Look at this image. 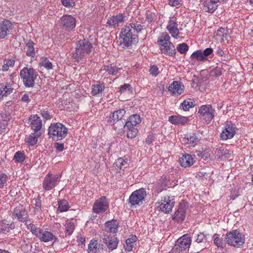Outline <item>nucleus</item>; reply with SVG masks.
I'll use <instances>...</instances> for the list:
<instances>
[{
	"instance_id": "nucleus-25",
	"label": "nucleus",
	"mask_w": 253,
	"mask_h": 253,
	"mask_svg": "<svg viewBox=\"0 0 253 253\" xmlns=\"http://www.w3.org/2000/svg\"><path fill=\"white\" fill-rule=\"evenodd\" d=\"M125 113L126 111L124 109L114 111L108 119V122L110 124H114L116 122L121 120Z\"/></svg>"
},
{
	"instance_id": "nucleus-6",
	"label": "nucleus",
	"mask_w": 253,
	"mask_h": 253,
	"mask_svg": "<svg viewBox=\"0 0 253 253\" xmlns=\"http://www.w3.org/2000/svg\"><path fill=\"white\" fill-rule=\"evenodd\" d=\"M146 192L144 188H140L133 192L128 199V204L131 208H136L143 204L146 196Z\"/></svg>"
},
{
	"instance_id": "nucleus-61",
	"label": "nucleus",
	"mask_w": 253,
	"mask_h": 253,
	"mask_svg": "<svg viewBox=\"0 0 253 253\" xmlns=\"http://www.w3.org/2000/svg\"><path fill=\"white\" fill-rule=\"evenodd\" d=\"M182 0H169V4L172 6H176L180 4Z\"/></svg>"
},
{
	"instance_id": "nucleus-5",
	"label": "nucleus",
	"mask_w": 253,
	"mask_h": 253,
	"mask_svg": "<svg viewBox=\"0 0 253 253\" xmlns=\"http://www.w3.org/2000/svg\"><path fill=\"white\" fill-rule=\"evenodd\" d=\"M225 240L226 242L230 246L239 247L245 243V236L237 230L227 233Z\"/></svg>"
},
{
	"instance_id": "nucleus-16",
	"label": "nucleus",
	"mask_w": 253,
	"mask_h": 253,
	"mask_svg": "<svg viewBox=\"0 0 253 253\" xmlns=\"http://www.w3.org/2000/svg\"><path fill=\"white\" fill-rule=\"evenodd\" d=\"M12 218L13 220H18L21 222L26 221L27 217V212L24 207L21 205L17 206L11 213Z\"/></svg>"
},
{
	"instance_id": "nucleus-62",
	"label": "nucleus",
	"mask_w": 253,
	"mask_h": 253,
	"mask_svg": "<svg viewBox=\"0 0 253 253\" xmlns=\"http://www.w3.org/2000/svg\"><path fill=\"white\" fill-rule=\"evenodd\" d=\"M154 140V136L152 134L148 135L146 139V142L148 144H151Z\"/></svg>"
},
{
	"instance_id": "nucleus-24",
	"label": "nucleus",
	"mask_w": 253,
	"mask_h": 253,
	"mask_svg": "<svg viewBox=\"0 0 253 253\" xmlns=\"http://www.w3.org/2000/svg\"><path fill=\"white\" fill-rule=\"evenodd\" d=\"M38 238L41 241L43 242H48L53 240L55 242L57 240V238L52 232L42 229V230Z\"/></svg>"
},
{
	"instance_id": "nucleus-17",
	"label": "nucleus",
	"mask_w": 253,
	"mask_h": 253,
	"mask_svg": "<svg viewBox=\"0 0 253 253\" xmlns=\"http://www.w3.org/2000/svg\"><path fill=\"white\" fill-rule=\"evenodd\" d=\"M225 0H206L203 3V9L206 12L213 13L218 6V3L224 2Z\"/></svg>"
},
{
	"instance_id": "nucleus-18",
	"label": "nucleus",
	"mask_w": 253,
	"mask_h": 253,
	"mask_svg": "<svg viewBox=\"0 0 253 253\" xmlns=\"http://www.w3.org/2000/svg\"><path fill=\"white\" fill-rule=\"evenodd\" d=\"M60 24L69 30H73L76 26L75 18L71 15H63L60 18Z\"/></svg>"
},
{
	"instance_id": "nucleus-60",
	"label": "nucleus",
	"mask_w": 253,
	"mask_h": 253,
	"mask_svg": "<svg viewBox=\"0 0 253 253\" xmlns=\"http://www.w3.org/2000/svg\"><path fill=\"white\" fill-rule=\"evenodd\" d=\"M35 210L39 211L41 210L42 202L39 198L35 199Z\"/></svg>"
},
{
	"instance_id": "nucleus-37",
	"label": "nucleus",
	"mask_w": 253,
	"mask_h": 253,
	"mask_svg": "<svg viewBox=\"0 0 253 253\" xmlns=\"http://www.w3.org/2000/svg\"><path fill=\"white\" fill-rule=\"evenodd\" d=\"M25 224L26 225L27 228L30 230L33 235H34L37 238L39 237L42 229H40L39 227L33 223H31L28 220L26 221Z\"/></svg>"
},
{
	"instance_id": "nucleus-41",
	"label": "nucleus",
	"mask_w": 253,
	"mask_h": 253,
	"mask_svg": "<svg viewBox=\"0 0 253 253\" xmlns=\"http://www.w3.org/2000/svg\"><path fill=\"white\" fill-rule=\"evenodd\" d=\"M64 226L66 236L71 235L75 229V223L72 221H67Z\"/></svg>"
},
{
	"instance_id": "nucleus-40",
	"label": "nucleus",
	"mask_w": 253,
	"mask_h": 253,
	"mask_svg": "<svg viewBox=\"0 0 253 253\" xmlns=\"http://www.w3.org/2000/svg\"><path fill=\"white\" fill-rule=\"evenodd\" d=\"M190 58L192 60H196L198 61L205 62L208 60V58L204 57L202 50L201 49L194 51L191 55Z\"/></svg>"
},
{
	"instance_id": "nucleus-33",
	"label": "nucleus",
	"mask_w": 253,
	"mask_h": 253,
	"mask_svg": "<svg viewBox=\"0 0 253 253\" xmlns=\"http://www.w3.org/2000/svg\"><path fill=\"white\" fill-rule=\"evenodd\" d=\"M137 237L135 235H131L130 237L126 241V244L124 248L126 251L130 252L136 245Z\"/></svg>"
},
{
	"instance_id": "nucleus-34",
	"label": "nucleus",
	"mask_w": 253,
	"mask_h": 253,
	"mask_svg": "<svg viewBox=\"0 0 253 253\" xmlns=\"http://www.w3.org/2000/svg\"><path fill=\"white\" fill-rule=\"evenodd\" d=\"M24 42L27 47L26 55L31 57H34L36 55V52L34 48V42L29 40H24Z\"/></svg>"
},
{
	"instance_id": "nucleus-59",
	"label": "nucleus",
	"mask_w": 253,
	"mask_h": 253,
	"mask_svg": "<svg viewBox=\"0 0 253 253\" xmlns=\"http://www.w3.org/2000/svg\"><path fill=\"white\" fill-rule=\"evenodd\" d=\"M150 74L156 77L158 74V68L157 66H152L150 69Z\"/></svg>"
},
{
	"instance_id": "nucleus-55",
	"label": "nucleus",
	"mask_w": 253,
	"mask_h": 253,
	"mask_svg": "<svg viewBox=\"0 0 253 253\" xmlns=\"http://www.w3.org/2000/svg\"><path fill=\"white\" fill-rule=\"evenodd\" d=\"M7 180V176L4 173L0 174V188H2Z\"/></svg>"
},
{
	"instance_id": "nucleus-22",
	"label": "nucleus",
	"mask_w": 253,
	"mask_h": 253,
	"mask_svg": "<svg viewBox=\"0 0 253 253\" xmlns=\"http://www.w3.org/2000/svg\"><path fill=\"white\" fill-rule=\"evenodd\" d=\"M102 239L109 250L113 251L117 248L119 241L117 238L104 235Z\"/></svg>"
},
{
	"instance_id": "nucleus-30",
	"label": "nucleus",
	"mask_w": 253,
	"mask_h": 253,
	"mask_svg": "<svg viewBox=\"0 0 253 253\" xmlns=\"http://www.w3.org/2000/svg\"><path fill=\"white\" fill-rule=\"evenodd\" d=\"M119 223L116 220L108 221L105 224V230L109 233H115L117 232Z\"/></svg>"
},
{
	"instance_id": "nucleus-47",
	"label": "nucleus",
	"mask_w": 253,
	"mask_h": 253,
	"mask_svg": "<svg viewBox=\"0 0 253 253\" xmlns=\"http://www.w3.org/2000/svg\"><path fill=\"white\" fill-rule=\"evenodd\" d=\"M104 70H105L106 71H107L110 75L118 76L121 69L118 68L116 66H107L105 68Z\"/></svg>"
},
{
	"instance_id": "nucleus-42",
	"label": "nucleus",
	"mask_w": 253,
	"mask_h": 253,
	"mask_svg": "<svg viewBox=\"0 0 253 253\" xmlns=\"http://www.w3.org/2000/svg\"><path fill=\"white\" fill-rule=\"evenodd\" d=\"M58 210L63 212L67 211L70 208V205L68 202L64 199L59 200L58 202Z\"/></svg>"
},
{
	"instance_id": "nucleus-63",
	"label": "nucleus",
	"mask_w": 253,
	"mask_h": 253,
	"mask_svg": "<svg viewBox=\"0 0 253 253\" xmlns=\"http://www.w3.org/2000/svg\"><path fill=\"white\" fill-rule=\"evenodd\" d=\"M8 125V123L6 122V120H4L3 122H1L0 125V131H3L5 129Z\"/></svg>"
},
{
	"instance_id": "nucleus-35",
	"label": "nucleus",
	"mask_w": 253,
	"mask_h": 253,
	"mask_svg": "<svg viewBox=\"0 0 253 253\" xmlns=\"http://www.w3.org/2000/svg\"><path fill=\"white\" fill-rule=\"evenodd\" d=\"M91 89V94L95 96L104 91L105 85L103 83L96 81L94 84L92 85Z\"/></svg>"
},
{
	"instance_id": "nucleus-7",
	"label": "nucleus",
	"mask_w": 253,
	"mask_h": 253,
	"mask_svg": "<svg viewBox=\"0 0 253 253\" xmlns=\"http://www.w3.org/2000/svg\"><path fill=\"white\" fill-rule=\"evenodd\" d=\"M175 203L173 196L169 195L161 198V200L158 202V207L163 212L168 213L171 211Z\"/></svg>"
},
{
	"instance_id": "nucleus-10",
	"label": "nucleus",
	"mask_w": 253,
	"mask_h": 253,
	"mask_svg": "<svg viewBox=\"0 0 253 253\" xmlns=\"http://www.w3.org/2000/svg\"><path fill=\"white\" fill-rule=\"evenodd\" d=\"M237 130V127L235 124L230 121H226L224 125V128L220 134L221 139L227 140L232 138Z\"/></svg>"
},
{
	"instance_id": "nucleus-32",
	"label": "nucleus",
	"mask_w": 253,
	"mask_h": 253,
	"mask_svg": "<svg viewBox=\"0 0 253 253\" xmlns=\"http://www.w3.org/2000/svg\"><path fill=\"white\" fill-rule=\"evenodd\" d=\"M14 228L15 225L12 222L5 220L0 221V232H8Z\"/></svg>"
},
{
	"instance_id": "nucleus-52",
	"label": "nucleus",
	"mask_w": 253,
	"mask_h": 253,
	"mask_svg": "<svg viewBox=\"0 0 253 253\" xmlns=\"http://www.w3.org/2000/svg\"><path fill=\"white\" fill-rule=\"evenodd\" d=\"M133 91L132 87L129 84H125L122 85L120 88V91L123 93L126 91L132 93Z\"/></svg>"
},
{
	"instance_id": "nucleus-14",
	"label": "nucleus",
	"mask_w": 253,
	"mask_h": 253,
	"mask_svg": "<svg viewBox=\"0 0 253 253\" xmlns=\"http://www.w3.org/2000/svg\"><path fill=\"white\" fill-rule=\"evenodd\" d=\"M187 207L186 203L181 202L172 216V220L177 222H181L184 221L186 217Z\"/></svg>"
},
{
	"instance_id": "nucleus-3",
	"label": "nucleus",
	"mask_w": 253,
	"mask_h": 253,
	"mask_svg": "<svg viewBox=\"0 0 253 253\" xmlns=\"http://www.w3.org/2000/svg\"><path fill=\"white\" fill-rule=\"evenodd\" d=\"M48 130L49 138H52L54 140H60L65 138L68 132L66 127L60 123L51 124Z\"/></svg>"
},
{
	"instance_id": "nucleus-45",
	"label": "nucleus",
	"mask_w": 253,
	"mask_h": 253,
	"mask_svg": "<svg viewBox=\"0 0 253 253\" xmlns=\"http://www.w3.org/2000/svg\"><path fill=\"white\" fill-rule=\"evenodd\" d=\"M195 105V102L192 99L185 100L182 103L181 106L184 111H188L190 108L193 107Z\"/></svg>"
},
{
	"instance_id": "nucleus-36",
	"label": "nucleus",
	"mask_w": 253,
	"mask_h": 253,
	"mask_svg": "<svg viewBox=\"0 0 253 253\" xmlns=\"http://www.w3.org/2000/svg\"><path fill=\"white\" fill-rule=\"evenodd\" d=\"M13 88L11 85H7L4 84H0V100L12 92Z\"/></svg>"
},
{
	"instance_id": "nucleus-57",
	"label": "nucleus",
	"mask_w": 253,
	"mask_h": 253,
	"mask_svg": "<svg viewBox=\"0 0 253 253\" xmlns=\"http://www.w3.org/2000/svg\"><path fill=\"white\" fill-rule=\"evenodd\" d=\"M203 54L204 57L205 58H207V57L212 53L213 49L211 48H207L205 49L204 51L202 50Z\"/></svg>"
},
{
	"instance_id": "nucleus-49",
	"label": "nucleus",
	"mask_w": 253,
	"mask_h": 253,
	"mask_svg": "<svg viewBox=\"0 0 253 253\" xmlns=\"http://www.w3.org/2000/svg\"><path fill=\"white\" fill-rule=\"evenodd\" d=\"M146 21L149 23L155 21L156 20L155 13L151 11H147L146 12Z\"/></svg>"
},
{
	"instance_id": "nucleus-31",
	"label": "nucleus",
	"mask_w": 253,
	"mask_h": 253,
	"mask_svg": "<svg viewBox=\"0 0 253 253\" xmlns=\"http://www.w3.org/2000/svg\"><path fill=\"white\" fill-rule=\"evenodd\" d=\"M161 50L163 53L170 56H173L176 52L175 46L171 42H169V44L162 46L161 48Z\"/></svg>"
},
{
	"instance_id": "nucleus-23",
	"label": "nucleus",
	"mask_w": 253,
	"mask_h": 253,
	"mask_svg": "<svg viewBox=\"0 0 253 253\" xmlns=\"http://www.w3.org/2000/svg\"><path fill=\"white\" fill-rule=\"evenodd\" d=\"M127 159L123 158L118 159L113 164V169L115 173L120 172L122 169H124L128 166Z\"/></svg>"
},
{
	"instance_id": "nucleus-2",
	"label": "nucleus",
	"mask_w": 253,
	"mask_h": 253,
	"mask_svg": "<svg viewBox=\"0 0 253 253\" xmlns=\"http://www.w3.org/2000/svg\"><path fill=\"white\" fill-rule=\"evenodd\" d=\"M92 49V43L88 40L85 39L80 40L77 43L76 51L72 53V57L75 61L79 62L89 55Z\"/></svg>"
},
{
	"instance_id": "nucleus-12",
	"label": "nucleus",
	"mask_w": 253,
	"mask_h": 253,
	"mask_svg": "<svg viewBox=\"0 0 253 253\" xmlns=\"http://www.w3.org/2000/svg\"><path fill=\"white\" fill-rule=\"evenodd\" d=\"M178 24L177 19L175 17H170L167 26V29L171 36L177 39L180 37V29L178 28Z\"/></svg>"
},
{
	"instance_id": "nucleus-53",
	"label": "nucleus",
	"mask_w": 253,
	"mask_h": 253,
	"mask_svg": "<svg viewBox=\"0 0 253 253\" xmlns=\"http://www.w3.org/2000/svg\"><path fill=\"white\" fill-rule=\"evenodd\" d=\"M41 112V114L45 119L50 120L52 118V115L48 111L46 110H42Z\"/></svg>"
},
{
	"instance_id": "nucleus-56",
	"label": "nucleus",
	"mask_w": 253,
	"mask_h": 253,
	"mask_svg": "<svg viewBox=\"0 0 253 253\" xmlns=\"http://www.w3.org/2000/svg\"><path fill=\"white\" fill-rule=\"evenodd\" d=\"M214 243L218 247L222 248L224 246V243H223L222 240L218 237H216L214 238Z\"/></svg>"
},
{
	"instance_id": "nucleus-50",
	"label": "nucleus",
	"mask_w": 253,
	"mask_h": 253,
	"mask_svg": "<svg viewBox=\"0 0 253 253\" xmlns=\"http://www.w3.org/2000/svg\"><path fill=\"white\" fill-rule=\"evenodd\" d=\"M189 49V46L186 43L179 44L177 46V51L181 54H186Z\"/></svg>"
},
{
	"instance_id": "nucleus-27",
	"label": "nucleus",
	"mask_w": 253,
	"mask_h": 253,
	"mask_svg": "<svg viewBox=\"0 0 253 253\" xmlns=\"http://www.w3.org/2000/svg\"><path fill=\"white\" fill-rule=\"evenodd\" d=\"M169 121L175 125H184L188 122V119L180 115H173L169 117Z\"/></svg>"
},
{
	"instance_id": "nucleus-1",
	"label": "nucleus",
	"mask_w": 253,
	"mask_h": 253,
	"mask_svg": "<svg viewBox=\"0 0 253 253\" xmlns=\"http://www.w3.org/2000/svg\"><path fill=\"white\" fill-rule=\"evenodd\" d=\"M146 32L143 26L138 22L130 23L122 29L120 36V44L123 48L128 47L137 41V34Z\"/></svg>"
},
{
	"instance_id": "nucleus-43",
	"label": "nucleus",
	"mask_w": 253,
	"mask_h": 253,
	"mask_svg": "<svg viewBox=\"0 0 253 253\" xmlns=\"http://www.w3.org/2000/svg\"><path fill=\"white\" fill-rule=\"evenodd\" d=\"M88 249L90 253H99L98 241L94 239L91 240L88 244Z\"/></svg>"
},
{
	"instance_id": "nucleus-44",
	"label": "nucleus",
	"mask_w": 253,
	"mask_h": 253,
	"mask_svg": "<svg viewBox=\"0 0 253 253\" xmlns=\"http://www.w3.org/2000/svg\"><path fill=\"white\" fill-rule=\"evenodd\" d=\"M41 135V132H34L29 136L27 142L31 145H35L38 141V138Z\"/></svg>"
},
{
	"instance_id": "nucleus-15",
	"label": "nucleus",
	"mask_w": 253,
	"mask_h": 253,
	"mask_svg": "<svg viewBox=\"0 0 253 253\" xmlns=\"http://www.w3.org/2000/svg\"><path fill=\"white\" fill-rule=\"evenodd\" d=\"M127 18L126 15L124 13H119L116 15H113L107 20V23L110 27L116 28L122 25Z\"/></svg>"
},
{
	"instance_id": "nucleus-19",
	"label": "nucleus",
	"mask_w": 253,
	"mask_h": 253,
	"mask_svg": "<svg viewBox=\"0 0 253 253\" xmlns=\"http://www.w3.org/2000/svg\"><path fill=\"white\" fill-rule=\"evenodd\" d=\"M202 137L198 133H193L191 135H186L182 139V141L189 146L194 147L201 140Z\"/></svg>"
},
{
	"instance_id": "nucleus-46",
	"label": "nucleus",
	"mask_w": 253,
	"mask_h": 253,
	"mask_svg": "<svg viewBox=\"0 0 253 253\" xmlns=\"http://www.w3.org/2000/svg\"><path fill=\"white\" fill-rule=\"evenodd\" d=\"M15 64V60L13 59H4L3 65L2 67V70L4 72L7 71L10 67H13Z\"/></svg>"
},
{
	"instance_id": "nucleus-29",
	"label": "nucleus",
	"mask_w": 253,
	"mask_h": 253,
	"mask_svg": "<svg viewBox=\"0 0 253 253\" xmlns=\"http://www.w3.org/2000/svg\"><path fill=\"white\" fill-rule=\"evenodd\" d=\"M141 122V118L137 114L133 115L129 117L128 121L126 122L124 128H130L135 126Z\"/></svg>"
},
{
	"instance_id": "nucleus-51",
	"label": "nucleus",
	"mask_w": 253,
	"mask_h": 253,
	"mask_svg": "<svg viewBox=\"0 0 253 253\" xmlns=\"http://www.w3.org/2000/svg\"><path fill=\"white\" fill-rule=\"evenodd\" d=\"M126 129H128L127 133V137L129 138H134L138 132V130L136 128L134 127H131L130 128H125Z\"/></svg>"
},
{
	"instance_id": "nucleus-13",
	"label": "nucleus",
	"mask_w": 253,
	"mask_h": 253,
	"mask_svg": "<svg viewBox=\"0 0 253 253\" xmlns=\"http://www.w3.org/2000/svg\"><path fill=\"white\" fill-rule=\"evenodd\" d=\"M191 240L188 234L183 235L177 239L174 246V249L178 252H182L188 249L191 245Z\"/></svg>"
},
{
	"instance_id": "nucleus-64",
	"label": "nucleus",
	"mask_w": 253,
	"mask_h": 253,
	"mask_svg": "<svg viewBox=\"0 0 253 253\" xmlns=\"http://www.w3.org/2000/svg\"><path fill=\"white\" fill-rule=\"evenodd\" d=\"M0 120L2 122H3L4 120H6V122L8 123V121L10 120V116L6 114H1L0 116Z\"/></svg>"
},
{
	"instance_id": "nucleus-58",
	"label": "nucleus",
	"mask_w": 253,
	"mask_h": 253,
	"mask_svg": "<svg viewBox=\"0 0 253 253\" xmlns=\"http://www.w3.org/2000/svg\"><path fill=\"white\" fill-rule=\"evenodd\" d=\"M206 242V236L203 233H200L197 235L196 241L199 243L203 242Z\"/></svg>"
},
{
	"instance_id": "nucleus-26",
	"label": "nucleus",
	"mask_w": 253,
	"mask_h": 253,
	"mask_svg": "<svg viewBox=\"0 0 253 253\" xmlns=\"http://www.w3.org/2000/svg\"><path fill=\"white\" fill-rule=\"evenodd\" d=\"M12 24L9 20H5L0 23V37L4 38L11 29Z\"/></svg>"
},
{
	"instance_id": "nucleus-48",
	"label": "nucleus",
	"mask_w": 253,
	"mask_h": 253,
	"mask_svg": "<svg viewBox=\"0 0 253 253\" xmlns=\"http://www.w3.org/2000/svg\"><path fill=\"white\" fill-rule=\"evenodd\" d=\"M25 159V155L23 152L18 151L14 154L13 160L17 163H22Z\"/></svg>"
},
{
	"instance_id": "nucleus-11",
	"label": "nucleus",
	"mask_w": 253,
	"mask_h": 253,
	"mask_svg": "<svg viewBox=\"0 0 253 253\" xmlns=\"http://www.w3.org/2000/svg\"><path fill=\"white\" fill-rule=\"evenodd\" d=\"M59 177V175L57 174L48 173L43 181V188L46 191L52 189L58 184Z\"/></svg>"
},
{
	"instance_id": "nucleus-8",
	"label": "nucleus",
	"mask_w": 253,
	"mask_h": 253,
	"mask_svg": "<svg viewBox=\"0 0 253 253\" xmlns=\"http://www.w3.org/2000/svg\"><path fill=\"white\" fill-rule=\"evenodd\" d=\"M200 117L206 122L209 123L211 121L215 116V110L211 105L201 106L198 110Z\"/></svg>"
},
{
	"instance_id": "nucleus-38",
	"label": "nucleus",
	"mask_w": 253,
	"mask_h": 253,
	"mask_svg": "<svg viewBox=\"0 0 253 253\" xmlns=\"http://www.w3.org/2000/svg\"><path fill=\"white\" fill-rule=\"evenodd\" d=\"M157 42L161 46L171 42L169 35L167 32L161 33L158 38Z\"/></svg>"
},
{
	"instance_id": "nucleus-4",
	"label": "nucleus",
	"mask_w": 253,
	"mask_h": 253,
	"mask_svg": "<svg viewBox=\"0 0 253 253\" xmlns=\"http://www.w3.org/2000/svg\"><path fill=\"white\" fill-rule=\"evenodd\" d=\"M20 75L25 86L32 87L34 86L38 74L33 68L24 67L20 71Z\"/></svg>"
},
{
	"instance_id": "nucleus-39",
	"label": "nucleus",
	"mask_w": 253,
	"mask_h": 253,
	"mask_svg": "<svg viewBox=\"0 0 253 253\" xmlns=\"http://www.w3.org/2000/svg\"><path fill=\"white\" fill-rule=\"evenodd\" d=\"M40 65L44 67L48 71L53 70V66L51 62L45 57H42L41 58Z\"/></svg>"
},
{
	"instance_id": "nucleus-54",
	"label": "nucleus",
	"mask_w": 253,
	"mask_h": 253,
	"mask_svg": "<svg viewBox=\"0 0 253 253\" xmlns=\"http://www.w3.org/2000/svg\"><path fill=\"white\" fill-rule=\"evenodd\" d=\"M62 4L65 7L70 8L75 5L73 0H61Z\"/></svg>"
},
{
	"instance_id": "nucleus-20",
	"label": "nucleus",
	"mask_w": 253,
	"mask_h": 253,
	"mask_svg": "<svg viewBox=\"0 0 253 253\" xmlns=\"http://www.w3.org/2000/svg\"><path fill=\"white\" fill-rule=\"evenodd\" d=\"M185 89L184 85L178 81H173L169 86V91L173 95L181 94Z\"/></svg>"
},
{
	"instance_id": "nucleus-9",
	"label": "nucleus",
	"mask_w": 253,
	"mask_h": 253,
	"mask_svg": "<svg viewBox=\"0 0 253 253\" xmlns=\"http://www.w3.org/2000/svg\"><path fill=\"white\" fill-rule=\"evenodd\" d=\"M109 201L105 196L96 199L92 206L93 212L99 214L105 212L109 208Z\"/></svg>"
},
{
	"instance_id": "nucleus-21",
	"label": "nucleus",
	"mask_w": 253,
	"mask_h": 253,
	"mask_svg": "<svg viewBox=\"0 0 253 253\" xmlns=\"http://www.w3.org/2000/svg\"><path fill=\"white\" fill-rule=\"evenodd\" d=\"M30 125L31 128L35 132H41L40 131L42 126V121L37 115H32L29 118Z\"/></svg>"
},
{
	"instance_id": "nucleus-28",
	"label": "nucleus",
	"mask_w": 253,
	"mask_h": 253,
	"mask_svg": "<svg viewBox=\"0 0 253 253\" xmlns=\"http://www.w3.org/2000/svg\"><path fill=\"white\" fill-rule=\"evenodd\" d=\"M179 161L180 165L185 168L189 167L194 163L193 158L188 154H182L179 158Z\"/></svg>"
}]
</instances>
